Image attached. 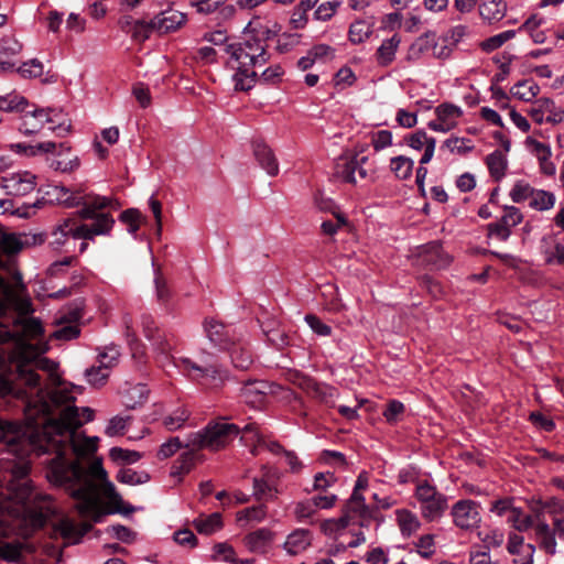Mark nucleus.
Here are the masks:
<instances>
[{"instance_id":"4","label":"nucleus","mask_w":564,"mask_h":564,"mask_svg":"<svg viewBox=\"0 0 564 564\" xmlns=\"http://www.w3.org/2000/svg\"><path fill=\"white\" fill-rule=\"evenodd\" d=\"M44 128L64 137L70 131V121L66 113L55 108H39L31 105L20 117L19 131L24 135L42 132Z\"/></svg>"},{"instance_id":"1","label":"nucleus","mask_w":564,"mask_h":564,"mask_svg":"<svg viewBox=\"0 0 564 564\" xmlns=\"http://www.w3.org/2000/svg\"><path fill=\"white\" fill-rule=\"evenodd\" d=\"M46 351L42 336L36 339H19L10 352V368L0 371V398L12 395L24 400V430L15 423H0V442L7 451L19 458L9 468L7 496L17 503L24 506L32 518L34 527H42L54 513L55 507L46 495L35 492L28 478L30 464L24 456L30 452L54 454L47 462L46 477L55 486L63 487L77 501L75 508L80 517L99 522L106 514L99 500L101 492L116 511L129 513L133 509L124 508L121 496L115 485L107 479L101 460H93L87 469L79 459L93 455L97 449L98 437H86L77 432L84 423L94 417L90 408L79 409L75 405L76 395L82 388L69 382L53 379L48 391L37 389L34 397L20 388L25 384L36 389L40 377L34 372L32 364L45 368L47 359L41 358Z\"/></svg>"},{"instance_id":"53","label":"nucleus","mask_w":564,"mask_h":564,"mask_svg":"<svg viewBox=\"0 0 564 564\" xmlns=\"http://www.w3.org/2000/svg\"><path fill=\"white\" fill-rule=\"evenodd\" d=\"M528 507L530 510L529 517L532 519L533 525H535L539 521H546L545 514L547 513V507L544 499L532 497L528 501Z\"/></svg>"},{"instance_id":"16","label":"nucleus","mask_w":564,"mask_h":564,"mask_svg":"<svg viewBox=\"0 0 564 564\" xmlns=\"http://www.w3.org/2000/svg\"><path fill=\"white\" fill-rule=\"evenodd\" d=\"M367 158H340L336 164V174L347 183L356 184L359 180H365L368 176L367 170L362 164Z\"/></svg>"},{"instance_id":"51","label":"nucleus","mask_w":564,"mask_h":564,"mask_svg":"<svg viewBox=\"0 0 564 564\" xmlns=\"http://www.w3.org/2000/svg\"><path fill=\"white\" fill-rule=\"evenodd\" d=\"M278 489L262 478H253V496L258 500H273Z\"/></svg>"},{"instance_id":"49","label":"nucleus","mask_w":564,"mask_h":564,"mask_svg":"<svg viewBox=\"0 0 564 564\" xmlns=\"http://www.w3.org/2000/svg\"><path fill=\"white\" fill-rule=\"evenodd\" d=\"M267 517V510L264 506H257L246 508L239 512H237V521L242 525L248 524L250 522H260L264 520Z\"/></svg>"},{"instance_id":"11","label":"nucleus","mask_w":564,"mask_h":564,"mask_svg":"<svg viewBox=\"0 0 564 564\" xmlns=\"http://www.w3.org/2000/svg\"><path fill=\"white\" fill-rule=\"evenodd\" d=\"M90 219L94 220L90 225L78 221L79 234L77 232V237L83 240L79 246V252H84L88 248L87 240H94L96 236L108 235L115 225L113 217L108 213H99L95 215V218Z\"/></svg>"},{"instance_id":"46","label":"nucleus","mask_w":564,"mask_h":564,"mask_svg":"<svg viewBox=\"0 0 564 564\" xmlns=\"http://www.w3.org/2000/svg\"><path fill=\"white\" fill-rule=\"evenodd\" d=\"M371 33L372 28L368 22L364 20L355 21L349 28V41L354 44H360L365 42Z\"/></svg>"},{"instance_id":"14","label":"nucleus","mask_w":564,"mask_h":564,"mask_svg":"<svg viewBox=\"0 0 564 564\" xmlns=\"http://www.w3.org/2000/svg\"><path fill=\"white\" fill-rule=\"evenodd\" d=\"M528 115L538 124H557L564 121V109L557 108L555 102L546 97L534 100Z\"/></svg>"},{"instance_id":"57","label":"nucleus","mask_w":564,"mask_h":564,"mask_svg":"<svg viewBox=\"0 0 564 564\" xmlns=\"http://www.w3.org/2000/svg\"><path fill=\"white\" fill-rule=\"evenodd\" d=\"M19 74L23 78H39L44 73V66L42 62L36 58L24 62L19 68Z\"/></svg>"},{"instance_id":"5","label":"nucleus","mask_w":564,"mask_h":564,"mask_svg":"<svg viewBox=\"0 0 564 564\" xmlns=\"http://www.w3.org/2000/svg\"><path fill=\"white\" fill-rule=\"evenodd\" d=\"M239 434L240 427L237 424L227 421L210 422L203 430L188 434L185 446L218 452L227 447Z\"/></svg>"},{"instance_id":"45","label":"nucleus","mask_w":564,"mask_h":564,"mask_svg":"<svg viewBox=\"0 0 564 564\" xmlns=\"http://www.w3.org/2000/svg\"><path fill=\"white\" fill-rule=\"evenodd\" d=\"M318 0H302L293 10L291 23L295 29L304 28L307 23V12L311 11Z\"/></svg>"},{"instance_id":"8","label":"nucleus","mask_w":564,"mask_h":564,"mask_svg":"<svg viewBox=\"0 0 564 564\" xmlns=\"http://www.w3.org/2000/svg\"><path fill=\"white\" fill-rule=\"evenodd\" d=\"M414 497L422 517L427 521L440 519L447 509V498L426 480L416 484Z\"/></svg>"},{"instance_id":"32","label":"nucleus","mask_w":564,"mask_h":564,"mask_svg":"<svg viewBox=\"0 0 564 564\" xmlns=\"http://www.w3.org/2000/svg\"><path fill=\"white\" fill-rule=\"evenodd\" d=\"M273 533L265 528L258 529L245 538L246 546L254 553H264L272 542Z\"/></svg>"},{"instance_id":"39","label":"nucleus","mask_w":564,"mask_h":564,"mask_svg":"<svg viewBox=\"0 0 564 564\" xmlns=\"http://www.w3.org/2000/svg\"><path fill=\"white\" fill-rule=\"evenodd\" d=\"M191 412L185 406H178L165 414L162 419V424L166 430L174 432L182 429L188 421Z\"/></svg>"},{"instance_id":"34","label":"nucleus","mask_w":564,"mask_h":564,"mask_svg":"<svg viewBox=\"0 0 564 564\" xmlns=\"http://www.w3.org/2000/svg\"><path fill=\"white\" fill-rule=\"evenodd\" d=\"M149 395V390L145 384L137 383L128 386L122 391V402L129 409H135L142 405Z\"/></svg>"},{"instance_id":"15","label":"nucleus","mask_w":564,"mask_h":564,"mask_svg":"<svg viewBox=\"0 0 564 564\" xmlns=\"http://www.w3.org/2000/svg\"><path fill=\"white\" fill-rule=\"evenodd\" d=\"M525 149L536 158L541 173L552 176L556 172V166L552 162V149L550 144L538 141L534 137H527L524 140Z\"/></svg>"},{"instance_id":"44","label":"nucleus","mask_w":564,"mask_h":564,"mask_svg":"<svg viewBox=\"0 0 564 564\" xmlns=\"http://www.w3.org/2000/svg\"><path fill=\"white\" fill-rule=\"evenodd\" d=\"M194 525L199 533L212 534L223 527L221 516L218 512L194 520Z\"/></svg>"},{"instance_id":"43","label":"nucleus","mask_w":564,"mask_h":564,"mask_svg":"<svg viewBox=\"0 0 564 564\" xmlns=\"http://www.w3.org/2000/svg\"><path fill=\"white\" fill-rule=\"evenodd\" d=\"M414 162L412 159L399 155L390 161V169L399 180H406L412 175Z\"/></svg>"},{"instance_id":"33","label":"nucleus","mask_w":564,"mask_h":564,"mask_svg":"<svg viewBox=\"0 0 564 564\" xmlns=\"http://www.w3.org/2000/svg\"><path fill=\"white\" fill-rule=\"evenodd\" d=\"M507 4L503 0H485L479 6L481 19L488 23H495L503 19Z\"/></svg>"},{"instance_id":"30","label":"nucleus","mask_w":564,"mask_h":564,"mask_svg":"<svg viewBox=\"0 0 564 564\" xmlns=\"http://www.w3.org/2000/svg\"><path fill=\"white\" fill-rule=\"evenodd\" d=\"M46 162L52 170L62 173H70L77 170L80 165L78 156L73 155L70 153V149L68 150V153L66 152L62 156H58L56 153L46 154Z\"/></svg>"},{"instance_id":"63","label":"nucleus","mask_w":564,"mask_h":564,"mask_svg":"<svg viewBox=\"0 0 564 564\" xmlns=\"http://www.w3.org/2000/svg\"><path fill=\"white\" fill-rule=\"evenodd\" d=\"M194 453L192 451L183 453L173 466V475L187 474L194 466Z\"/></svg>"},{"instance_id":"22","label":"nucleus","mask_w":564,"mask_h":564,"mask_svg":"<svg viewBox=\"0 0 564 564\" xmlns=\"http://www.w3.org/2000/svg\"><path fill=\"white\" fill-rule=\"evenodd\" d=\"M406 144L414 150L424 149V153L420 160V164L424 165L429 163L434 155L436 140L434 138L427 137L426 132L423 130H419L405 138Z\"/></svg>"},{"instance_id":"38","label":"nucleus","mask_w":564,"mask_h":564,"mask_svg":"<svg viewBox=\"0 0 564 564\" xmlns=\"http://www.w3.org/2000/svg\"><path fill=\"white\" fill-rule=\"evenodd\" d=\"M142 325L145 336L153 340V345L156 347V349H159L162 354L167 355L171 351L172 346L160 334L155 336V334L159 333V329L154 325V321L150 316H144L142 318Z\"/></svg>"},{"instance_id":"21","label":"nucleus","mask_w":564,"mask_h":564,"mask_svg":"<svg viewBox=\"0 0 564 564\" xmlns=\"http://www.w3.org/2000/svg\"><path fill=\"white\" fill-rule=\"evenodd\" d=\"M186 21V15L177 10L167 9L153 18L156 33L166 34L178 30Z\"/></svg>"},{"instance_id":"20","label":"nucleus","mask_w":564,"mask_h":564,"mask_svg":"<svg viewBox=\"0 0 564 564\" xmlns=\"http://www.w3.org/2000/svg\"><path fill=\"white\" fill-rule=\"evenodd\" d=\"M54 531L58 533L65 541L70 544L78 543L80 539L90 531L91 524L82 523L76 525L73 520L67 517L58 519L54 525Z\"/></svg>"},{"instance_id":"64","label":"nucleus","mask_w":564,"mask_h":564,"mask_svg":"<svg viewBox=\"0 0 564 564\" xmlns=\"http://www.w3.org/2000/svg\"><path fill=\"white\" fill-rule=\"evenodd\" d=\"M308 52L311 53L312 57H314L315 63H326L335 57V48L327 44L314 45L311 50H308Z\"/></svg>"},{"instance_id":"23","label":"nucleus","mask_w":564,"mask_h":564,"mask_svg":"<svg viewBox=\"0 0 564 564\" xmlns=\"http://www.w3.org/2000/svg\"><path fill=\"white\" fill-rule=\"evenodd\" d=\"M252 147L253 155L259 165L268 175L276 176L279 174V163L272 149L262 141H256Z\"/></svg>"},{"instance_id":"25","label":"nucleus","mask_w":564,"mask_h":564,"mask_svg":"<svg viewBox=\"0 0 564 564\" xmlns=\"http://www.w3.org/2000/svg\"><path fill=\"white\" fill-rule=\"evenodd\" d=\"M299 386L311 397L318 399L322 402L328 403L337 395L335 388L319 383L312 378L303 377L299 380Z\"/></svg>"},{"instance_id":"40","label":"nucleus","mask_w":564,"mask_h":564,"mask_svg":"<svg viewBox=\"0 0 564 564\" xmlns=\"http://www.w3.org/2000/svg\"><path fill=\"white\" fill-rule=\"evenodd\" d=\"M510 93L513 97L518 98L519 100L530 102L533 101L534 98L540 93V87L535 82L531 79L521 80L513 85Z\"/></svg>"},{"instance_id":"17","label":"nucleus","mask_w":564,"mask_h":564,"mask_svg":"<svg viewBox=\"0 0 564 564\" xmlns=\"http://www.w3.org/2000/svg\"><path fill=\"white\" fill-rule=\"evenodd\" d=\"M205 332L209 341L223 350L230 348L232 341L237 340L235 329L231 326H226L213 318L205 322Z\"/></svg>"},{"instance_id":"60","label":"nucleus","mask_w":564,"mask_h":564,"mask_svg":"<svg viewBox=\"0 0 564 564\" xmlns=\"http://www.w3.org/2000/svg\"><path fill=\"white\" fill-rule=\"evenodd\" d=\"M85 377L89 384L94 387H100L107 381L109 372L98 365L97 367L93 366L91 368L87 369L85 371Z\"/></svg>"},{"instance_id":"3","label":"nucleus","mask_w":564,"mask_h":564,"mask_svg":"<svg viewBox=\"0 0 564 564\" xmlns=\"http://www.w3.org/2000/svg\"><path fill=\"white\" fill-rule=\"evenodd\" d=\"M173 364L189 379L208 389H219L229 379V371L205 351L196 359L185 356L173 358Z\"/></svg>"},{"instance_id":"26","label":"nucleus","mask_w":564,"mask_h":564,"mask_svg":"<svg viewBox=\"0 0 564 564\" xmlns=\"http://www.w3.org/2000/svg\"><path fill=\"white\" fill-rule=\"evenodd\" d=\"M313 535L307 529H296L291 532L283 544L290 555H297L306 551L312 544Z\"/></svg>"},{"instance_id":"48","label":"nucleus","mask_w":564,"mask_h":564,"mask_svg":"<svg viewBox=\"0 0 564 564\" xmlns=\"http://www.w3.org/2000/svg\"><path fill=\"white\" fill-rule=\"evenodd\" d=\"M116 478L119 482L130 486L142 485L150 479L145 471H135L131 468L120 469Z\"/></svg>"},{"instance_id":"28","label":"nucleus","mask_w":564,"mask_h":564,"mask_svg":"<svg viewBox=\"0 0 564 564\" xmlns=\"http://www.w3.org/2000/svg\"><path fill=\"white\" fill-rule=\"evenodd\" d=\"M267 389L268 384L263 381L248 382L241 388V398L252 408H259L265 402Z\"/></svg>"},{"instance_id":"6","label":"nucleus","mask_w":564,"mask_h":564,"mask_svg":"<svg viewBox=\"0 0 564 564\" xmlns=\"http://www.w3.org/2000/svg\"><path fill=\"white\" fill-rule=\"evenodd\" d=\"M369 476L368 473L362 471L359 474L352 495L347 501L343 517L338 520V527L341 529L358 525L365 527L372 518L371 509L366 505L362 491L368 488Z\"/></svg>"},{"instance_id":"52","label":"nucleus","mask_w":564,"mask_h":564,"mask_svg":"<svg viewBox=\"0 0 564 564\" xmlns=\"http://www.w3.org/2000/svg\"><path fill=\"white\" fill-rule=\"evenodd\" d=\"M507 521L519 532H525L533 525L532 519L529 514H524L519 508L510 510Z\"/></svg>"},{"instance_id":"2","label":"nucleus","mask_w":564,"mask_h":564,"mask_svg":"<svg viewBox=\"0 0 564 564\" xmlns=\"http://www.w3.org/2000/svg\"><path fill=\"white\" fill-rule=\"evenodd\" d=\"M265 46V41L251 30L245 33L241 41L224 47L226 65L235 72L232 82L236 90H248L253 86L256 67L263 66L269 58Z\"/></svg>"},{"instance_id":"42","label":"nucleus","mask_w":564,"mask_h":564,"mask_svg":"<svg viewBox=\"0 0 564 564\" xmlns=\"http://www.w3.org/2000/svg\"><path fill=\"white\" fill-rule=\"evenodd\" d=\"M26 245V237L20 234H2L0 236V249L7 254L21 251Z\"/></svg>"},{"instance_id":"62","label":"nucleus","mask_w":564,"mask_h":564,"mask_svg":"<svg viewBox=\"0 0 564 564\" xmlns=\"http://www.w3.org/2000/svg\"><path fill=\"white\" fill-rule=\"evenodd\" d=\"M415 547L417 553L424 557L430 558L435 553L434 535L424 534L416 542Z\"/></svg>"},{"instance_id":"19","label":"nucleus","mask_w":564,"mask_h":564,"mask_svg":"<svg viewBox=\"0 0 564 564\" xmlns=\"http://www.w3.org/2000/svg\"><path fill=\"white\" fill-rule=\"evenodd\" d=\"M531 529V538L535 541L539 549L549 555H555L557 552L555 530L546 521H539Z\"/></svg>"},{"instance_id":"24","label":"nucleus","mask_w":564,"mask_h":564,"mask_svg":"<svg viewBox=\"0 0 564 564\" xmlns=\"http://www.w3.org/2000/svg\"><path fill=\"white\" fill-rule=\"evenodd\" d=\"M507 550L512 555H520V551L524 553L525 558H514V564H533L534 563V554H535V545L531 543H525L524 538L517 533H511L508 538Z\"/></svg>"},{"instance_id":"10","label":"nucleus","mask_w":564,"mask_h":564,"mask_svg":"<svg viewBox=\"0 0 564 564\" xmlns=\"http://www.w3.org/2000/svg\"><path fill=\"white\" fill-rule=\"evenodd\" d=\"M451 514L455 525L463 530L476 529L481 522L479 505L469 499L459 500L453 505Z\"/></svg>"},{"instance_id":"55","label":"nucleus","mask_w":564,"mask_h":564,"mask_svg":"<svg viewBox=\"0 0 564 564\" xmlns=\"http://www.w3.org/2000/svg\"><path fill=\"white\" fill-rule=\"evenodd\" d=\"M514 35V30H508L485 40L481 42L480 46L486 52H492L502 46L507 41L513 39Z\"/></svg>"},{"instance_id":"35","label":"nucleus","mask_w":564,"mask_h":564,"mask_svg":"<svg viewBox=\"0 0 564 564\" xmlns=\"http://www.w3.org/2000/svg\"><path fill=\"white\" fill-rule=\"evenodd\" d=\"M486 164L490 175L496 180L500 181L505 175L508 166V159L506 152L501 150H495L486 158Z\"/></svg>"},{"instance_id":"13","label":"nucleus","mask_w":564,"mask_h":564,"mask_svg":"<svg viewBox=\"0 0 564 564\" xmlns=\"http://www.w3.org/2000/svg\"><path fill=\"white\" fill-rule=\"evenodd\" d=\"M434 113L436 118L427 123L429 128L435 132L446 133L458 126L464 112L459 106L443 102L435 107Z\"/></svg>"},{"instance_id":"36","label":"nucleus","mask_w":564,"mask_h":564,"mask_svg":"<svg viewBox=\"0 0 564 564\" xmlns=\"http://www.w3.org/2000/svg\"><path fill=\"white\" fill-rule=\"evenodd\" d=\"M31 108V104L29 100L17 93H10L6 96H0V110L7 112H20L21 115L24 111Z\"/></svg>"},{"instance_id":"61","label":"nucleus","mask_w":564,"mask_h":564,"mask_svg":"<svg viewBox=\"0 0 564 564\" xmlns=\"http://www.w3.org/2000/svg\"><path fill=\"white\" fill-rule=\"evenodd\" d=\"M111 459L134 464L141 458V454L135 451L123 449L121 447H112L109 452Z\"/></svg>"},{"instance_id":"29","label":"nucleus","mask_w":564,"mask_h":564,"mask_svg":"<svg viewBox=\"0 0 564 564\" xmlns=\"http://www.w3.org/2000/svg\"><path fill=\"white\" fill-rule=\"evenodd\" d=\"M69 145L66 142H53V141H44L37 142L35 144L28 143L24 156L33 158L37 155H46L48 153H56L58 156H62L64 153H68Z\"/></svg>"},{"instance_id":"7","label":"nucleus","mask_w":564,"mask_h":564,"mask_svg":"<svg viewBox=\"0 0 564 564\" xmlns=\"http://www.w3.org/2000/svg\"><path fill=\"white\" fill-rule=\"evenodd\" d=\"M55 192L56 199L66 207H75L83 204L84 207L79 212L82 218H95L99 210L111 207L115 202L110 197L99 195H89L85 199L79 191L70 192L64 186L55 187Z\"/></svg>"},{"instance_id":"54","label":"nucleus","mask_w":564,"mask_h":564,"mask_svg":"<svg viewBox=\"0 0 564 564\" xmlns=\"http://www.w3.org/2000/svg\"><path fill=\"white\" fill-rule=\"evenodd\" d=\"M236 552L228 543H217L213 547V560L216 562H225L234 564L236 561Z\"/></svg>"},{"instance_id":"12","label":"nucleus","mask_w":564,"mask_h":564,"mask_svg":"<svg viewBox=\"0 0 564 564\" xmlns=\"http://www.w3.org/2000/svg\"><path fill=\"white\" fill-rule=\"evenodd\" d=\"M77 232L79 234L78 221L66 218L52 231L50 243L55 250L69 252L75 248L76 240L80 239Z\"/></svg>"},{"instance_id":"18","label":"nucleus","mask_w":564,"mask_h":564,"mask_svg":"<svg viewBox=\"0 0 564 564\" xmlns=\"http://www.w3.org/2000/svg\"><path fill=\"white\" fill-rule=\"evenodd\" d=\"M539 251L546 264L564 267V245L554 234H546L540 239Z\"/></svg>"},{"instance_id":"59","label":"nucleus","mask_w":564,"mask_h":564,"mask_svg":"<svg viewBox=\"0 0 564 564\" xmlns=\"http://www.w3.org/2000/svg\"><path fill=\"white\" fill-rule=\"evenodd\" d=\"M317 510L314 506V501L305 499L295 505L294 514L299 521L312 520L316 514Z\"/></svg>"},{"instance_id":"50","label":"nucleus","mask_w":564,"mask_h":564,"mask_svg":"<svg viewBox=\"0 0 564 564\" xmlns=\"http://www.w3.org/2000/svg\"><path fill=\"white\" fill-rule=\"evenodd\" d=\"M130 32L134 41L144 42L150 37L152 32H156V28L153 25V19L149 22L144 20H135L132 23Z\"/></svg>"},{"instance_id":"37","label":"nucleus","mask_w":564,"mask_h":564,"mask_svg":"<svg viewBox=\"0 0 564 564\" xmlns=\"http://www.w3.org/2000/svg\"><path fill=\"white\" fill-rule=\"evenodd\" d=\"M395 516L400 531L404 536H411L421 527L417 516L410 510L399 509L395 511Z\"/></svg>"},{"instance_id":"31","label":"nucleus","mask_w":564,"mask_h":564,"mask_svg":"<svg viewBox=\"0 0 564 564\" xmlns=\"http://www.w3.org/2000/svg\"><path fill=\"white\" fill-rule=\"evenodd\" d=\"M400 43L401 36L397 33L391 37L383 40L376 52L377 63L380 66L390 65L395 58V53L400 46Z\"/></svg>"},{"instance_id":"47","label":"nucleus","mask_w":564,"mask_h":564,"mask_svg":"<svg viewBox=\"0 0 564 564\" xmlns=\"http://www.w3.org/2000/svg\"><path fill=\"white\" fill-rule=\"evenodd\" d=\"M433 41L434 37L431 35H423L419 37L408 50L406 61H415L425 52L432 50Z\"/></svg>"},{"instance_id":"27","label":"nucleus","mask_w":564,"mask_h":564,"mask_svg":"<svg viewBox=\"0 0 564 564\" xmlns=\"http://www.w3.org/2000/svg\"><path fill=\"white\" fill-rule=\"evenodd\" d=\"M229 354L231 364L235 368L246 370L253 362V355L249 348V345L240 338L232 341L230 348L226 350Z\"/></svg>"},{"instance_id":"9","label":"nucleus","mask_w":564,"mask_h":564,"mask_svg":"<svg viewBox=\"0 0 564 564\" xmlns=\"http://www.w3.org/2000/svg\"><path fill=\"white\" fill-rule=\"evenodd\" d=\"M37 176L30 171H18L0 178V187L10 196H25L35 191Z\"/></svg>"},{"instance_id":"58","label":"nucleus","mask_w":564,"mask_h":564,"mask_svg":"<svg viewBox=\"0 0 564 564\" xmlns=\"http://www.w3.org/2000/svg\"><path fill=\"white\" fill-rule=\"evenodd\" d=\"M534 189L529 183L518 181L510 191V197L513 203H522L525 199H531Z\"/></svg>"},{"instance_id":"56","label":"nucleus","mask_w":564,"mask_h":564,"mask_svg":"<svg viewBox=\"0 0 564 564\" xmlns=\"http://www.w3.org/2000/svg\"><path fill=\"white\" fill-rule=\"evenodd\" d=\"M120 221L127 225L128 232L135 235L142 223V215L138 209L130 208L121 213Z\"/></svg>"},{"instance_id":"41","label":"nucleus","mask_w":564,"mask_h":564,"mask_svg":"<svg viewBox=\"0 0 564 564\" xmlns=\"http://www.w3.org/2000/svg\"><path fill=\"white\" fill-rule=\"evenodd\" d=\"M556 197L552 192L534 189L529 206L538 212H546L554 207Z\"/></svg>"}]
</instances>
